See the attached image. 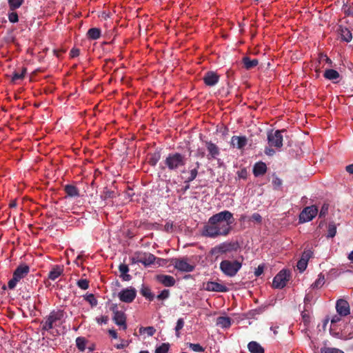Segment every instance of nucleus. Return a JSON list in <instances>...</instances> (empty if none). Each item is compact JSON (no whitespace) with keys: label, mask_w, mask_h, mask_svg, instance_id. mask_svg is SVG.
<instances>
[{"label":"nucleus","mask_w":353,"mask_h":353,"mask_svg":"<svg viewBox=\"0 0 353 353\" xmlns=\"http://www.w3.org/2000/svg\"><path fill=\"white\" fill-rule=\"evenodd\" d=\"M234 222V218L232 212L228 210L221 211L209 218L203 228L201 234L209 238L226 236L230 233Z\"/></svg>","instance_id":"obj_1"},{"label":"nucleus","mask_w":353,"mask_h":353,"mask_svg":"<svg viewBox=\"0 0 353 353\" xmlns=\"http://www.w3.org/2000/svg\"><path fill=\"white\" fill-rule=\"evenodd\" d=\"M187 159L185 154L178 152H172L169 153L160 163V168L162 170H168L169 172L180 170L182 174H185L186 172L185 166Z\"/></svg>","instance_id":"obj_2"},{"label":"nucleus","mask_w":353,"mask_h":353,"mask_svg":"<svg viewBox=\"0 0 353 353\" xmlns=\"http://www.w3.org/2000/svg\"><path fill=\"white\" fill-rule=\"evenodd\" d=\"M65 312L62 310H52L41 321L42 330L48 331L59 325L63 319Z\"/></svg>","instance_id":"obj_3"},{"label":"nucleus","mask_w":353,"mask_h":353,"mask_svg":"<svg viewBox=\"0 0 353 353\" xmlns=\"http://www.w3.org/2000/svg\"><path fill=\"white\" fill-rule=\"evenodd\" d=\"M30 272L29 265L22 263L17 266L14 270L12 278L8 281V287L10 290H13L18 282L24 279Z\"/></svg>","instance_id":"obj_4"},{"label":"nucleus","mask_w":353,"mask_h":353,"mask_svg":"<svg viewBox=\"0 0 353 353\" xmlns=\"http://www.w3.org/2000/svg\"><path fill=\"white\" fill-rule=\"evenodd\" d=\"M242 266L238 261L223 260L220 263V269L226 276L232 277L236 274Z\"/></svg>","instance_id":"obj_5"},{"label":"nucleus","mask_w":353,"mask_h":353,"mask_svg":"<svg viewBox=\"0 0 353 353\" xmlns=\"http://www.w3.org/2000/svg\"><path fill=\"white\" fill-rule=\"evenodd\" d=\"M285 132V130H273L269 131L268 132V142L269 146L274 147L276 149H280L283 146V135L282 132Z\"/></svg>","instance_id":"obj_6"},{"label":"nucleus","mask_w":353,"mask_h":353,"mask_svg":"<svg viewBox=\"0 0 353 353\" xmlns=\"http://www.w3.org/2000/svg\"><path fill=\"white\" fill-rule=\"evenodd\" d=\"M239 248L237 242H224L211 249L212 254H223L231 251H236Z\"/></svg>","instance_id":"obj_7"},{"label":"nucleus","mask_w":353,"mask_h":353,"mask_svg":"<svg viewBox=\"0 0 353 353\" xmlns=\"http://www.w3.org/2000/svg\"><path fill=\"white\" fill-rule=\"evenodd\" d=\"M290 273L286 270H281L274 278L272 286L274 288L282 289L283 288L289 281Z\"/></svg>","instance_id":"obj_8"},{"label":"nucleus","mask_w":353,"mask_h":353,"mask_svg":"<svg viewBox=\"0 0 353 353\" xmlns=\"http://www.w3.org/2000/svg\"><path fill=\"white\" fill-rule=\"evenodd\" d=\"M110 309L114 314L112 320L114 322V323L120 326L123 330H126V316L124 312L118 310V307L117 304H112Z\"/></svg>","instance_id":"obj_9"},{"label":"nucleus","mask_w":353,"mask_h":353,"mask_svg":"<svg viewBox=\"0 0 353 353\" xmlns=\"http://www.w3.org/2000/svg\"><path fill=\"white\" fill-rule=\"evenodd\" d=\"M172 263L176 270L184 272H192L195 268L194 265L188 263L187 258L172 259Z\"/></svg>","instance_id":"obj_10"},{"label":"nucleus","mask_w":353,"mask_h":353,"mask_svg":"<svg viewBox=\"0 0 353 353\" xmlns=\"http://www.w3.org/2000/svg\"><path fill=\"white\" fill-rule=\"evenodd\" d=\"M318 213V208L315 205L305 208L299 215V221L301 223L312 220Z\"/></svg>","instance_id":"obj_11"},{"label":"nucleus","mask_w":353,"mask_h":353,"mask_svg":"<svg viewBox=\"0 0 353 353\" xmlns=\"http://www.w3.org/2000/svg\"><path fill=\"white\" fill-rule=\"evenodd\" d=\"M137 296V290L132 287L122 290L118 294V296L122 302L132 303Z\"/></svg>","instance_id":"obj_12"},{"label":"nucleus","mask_w":353,"mask_h":353,"mask_svg":"<svg viewBox=\"0 0 353 353\" xmlns=\"http://www.w3.org/2000/svg\"><path fill=\"white\" fill-rule=\"evenodd\" d=\"M203 288L209 292H226L228 290L225 285L214 281L203 283Z\"/></svg>","instance_id":"obj_13"},{"label":"nucleus","mask_w":353,"mask_h":353,"mask_svg":"<svg viewBox=\"0 0 353 353\" xmlns=\"http://www.w3.org/2000/svg\"><path fill=\"white\" fill-rule=\"evenodd\" d=\"M336 309L339 315L345 316L350 314V305L347 301L339 299L336 304Z\"/></svg>","instance_id":"obj_14"},{"label":"nucleus","mask_w":353,"mask_h":353,"mask_svg":"<svg viewBox=\"0 0 353 353\" xmlns=\"http://www.w3.org/2000/svg\"><path fill=\"white\" fill-rule=\"evenodd\" d=\"M203 79L206 85L214 86L219 82V76L214 72L208 71L205 74Z\"/></svg>","instance_id":"obj_15"},{"label":"nucleus","mask_w":353,"mask_h":353,"mask_svg":"<svg viewBox=\"0 0 353 353\" xmlns=\"http://www.w3.org/2000/svg\"><path fill=\"white\" fill-rule=\"evenodd\" d=\"M337 31L342 41L345 42H350L352 40V32L347 28L342 25H340L339 26Z\"/></svg>","instance_id":"obj_16"},{"label":"nucleus","mask_w":353,"mask_h":353,"mask_svg":"<svg viewBox=\"0 0 353 353\" xmlns=\"http://www.w3.org/2000/svg\"><path fill=\"white\" fill-rule=\"evenodd\" d=\"M247 138L244 136H233L231 139V145L238 149H242L247 145Z\"/></svg>","instance_id":"obj_17"},{"label":"nucleus","mask_w":353,"mask_h":353,"mask_svg":"<svg viewBox=\"0 0 353 353\" xmlns=\"http://www.w3.org/2000/svg\"><path fill=\"white\" fill-rule=\"evenodd\" d=\"M157 279L165 287L174 286L176 283L174 278L170 275L159 274L157 276Z\"/></svg>","instance_id":"obj_18"},{"label":"nucleus","mask_w":353,"mask_h":353,"mask_svg":"<svg viewBox=\"0 0 353 353\" xmlns=\"http://www.w3.org/2000/svg\"><path fill=\"white\" fill-rule=\"evenodd\" d=\"M206 148L208 151L209 152V154L208 155V159H216L218 155L220 154L219 148L216 145L213 143L212 141L206 142Z\"/></svg>","instance_id":"obj_19"},{"label":"nucleus","mask_w":353,"mask_h":353,"mask_svg":"<svg viewBox=\"0 0 353 353\" xmlns=\"http://www.w3.org/2000/svg\"><path fill=\"white\" fill-rule=\"evenodd\" d=\"M201 163L199 161H196L195 163V166L193 168H191V167H189V171L188 172V176L185 179L184 183H189L194 181L199 173V169L200 168Z\"/></svg>","instance_id":"obj_20"},{"label":"nucleus","mask_w":353,"mask_h":353,"mask_svg":"<svg viewBox=\"0 0 353 353\" xmlns=\"http://www.w3.org/2000/svg\"><path fill=\"white\" fill-rule=\"evenodd\" d=\"M267 172V165L264 162L259 161L253 167V174L255 176H262Z\"/></svg>","instance_id":"obj_21"},{"label":"nucleus","mask_w":353,"mask_h":353,"mask_svg":"<svg viewBox=\"0 0 353 353\" xmlns=\"http://www.w3.org/2000/svg\"><path fill=\"white\" fill-rule=\"evenodd\" d=\"M63 272V267L61 265H54L48 273V279L55 281Z\"/></svg>","instance_id":"obj_22"},{"label":"nucleus","mask_w":353,"mask_h":353,"mask_svg":"<svg viewBox=\"0 0 353 353\" xmlns=\"http://www.w3.org/2000/svg\"><path fill=\"white\" fill-rule=\"evenodd\" d=\"M242 63L244 68L251 70L259 64V60L257 59H251L249 57L245 56L242 58Z\"/></svg>","instance_id":"obj_23"},{"label":"nucleus","mask_w":353,"mask_h":353,"mask_svg":"<svg viewBox=\"0 0 353 353\" xmlns=\"http://www.w3.org/2000/svg\"><path fill=\"white\" fill-rule=\"evenodd\" d=\"M64 192L67 196L69 197H78L79 196V190L74 185L68 184L63 188Z\"/></svg>","instance_id":"obj_24"},{"label":"nucleus","mask_w":353,"mask_h":353,"mask_svg":"<svg viewBox=\"0 0 353 353\" xmlns=\"http://www.w3.org/2000/svg\"><path fill=\"white\" fill-rule=\"evenodd\" d=\"M248 349L250 353H265L264 348L256 341H250L248 344Z\"/></svg>","instance_id":"obj_25"},{"label":"nucleus","mask_w":353,"mask_h":353,"mask_svg":"<svg viewBox=\"0 0 353 353\" xmlns=\"http://www.w3.org/2000/svg\"><path fill=\"white\" fill-rule=\"evenodd\" d=\"M232 319L228 316H219L216 319V324L222 328H228L231 325Z\"/></svg>","instance_id":"obj_26"},{"label":"nucleus","mask_w":353,"mask_h":353,"mask_svg":"<svg viewBox=\"0 0 353 353\" xmlns=\"http://www.w3.org/2000/svg\"><path fill=\"white\" fill-rule=\"evenodd\" d=\"M323 77L328 80L335 81L340 77L339 73L334 69L325 70L323 74ZM336 83V81H334Z\"/></svg>","instance_id":"obj_27"},{"label":"nucleus","mask_w":353,"mask_h":353,"mask_svg":"<svg viewBox=\"0 0 353 353\" xmlns=\"http://www.w3.org/2000/svg\"><path fill=\"white\" fill-rule=\"evenodd\" d=\"M161 159V152L160 151H156L153 153H150L148 154V163L151 166H156L157 163Z\"/></svg>","instance_id":"obj_28"},{"label":"nucleus","mask_w":353,"mask_h":353,"mask_svg":"<svg viewBox=\"0 0 353 353\" xmlns=\"http://www.w3.org/2000/svg\"><path fill=\"white\" fill-rule=\"evenodd\" d=\"M119 270L121 273V277L123 281H130L131 279V276L128 274L129 272V268L127 265L121 263L119 266Z\"/></svg>","instance_id":"obj_29"},{"label":"nucleus","mask_w":353,"mask_h":353,"mask_svg":"<svg viewBox=\"0 0 353 353\" xmlns=\"http://www.w3.org/2000/svg\"><path fill=\"white\" fill-rule=\"evenodd\" d=\"M155 259L156 257L154 256V255L152 254H145L143 256H141L139 259V261L145 265V266H147L154 263Z\"/></svg>","instance_id":"obj_30"},{"label":"nucleus","mask_w":353,"mask_h":353,"mask_svg":"<svg viewBox=\"0 0 353 353\" xmlns=\"http://www.w3.org/2000/svg\"><path fill=\"white\" fill-rule=\"evenodd\" d=\"M87 36L92 40L98 39L101 37V30L97 28H92L88 30Z\"/></svg>","instance_id":"obj_31"},{"label":"nucleus","mask_w":353,"mask_h":353,"mask_svg":"<svg viewBox=\"0 0 353 353\" xmlns=\"http://www.w3.org/2000/svg\"><path fill=\"white\" fill-rule=\"evenodd\" d=\"M117 193L114 191L110 190L108 189L107 188H104L101 195V198L105 201L108 199H112L116 197Z\"/></svg>","instance_id":"obj_32"},{"label":"nucleus","mask_w":353,"mask_h":353,"mask_svg":"<svg viewBox=\"0 0 353 353\" xmlns=\"http://www.w3.org/2000/svg\"><path fill=\"white\" fill-rule=\"evenodd\" d=\"M141 295L145 297L147 299L150 301H152L154 298V295L151 292L150 289L148 287L143 286L140 291Z\"/></svg>","instance_id":"obj_33"},{"label":"nucleus","mask_w":353,"mask_h":353,"mask_svg":"<svg viewBox=\"0 0 353 353\" xmlns=\"http://www.w3.org/2000/svg\"><path fill=\"white\" fill-rule=\"evenodd\" d=\"M26 71H27L26 68H22L21 72L14 71L12 74V81L15 82L18 80L23 79L24 78Z\"/></svg>","instance_id":"obj_34"},{"label":"nucleus","mask_w":353,"mask_h":353,"mask_svg":"<svg viewBox=\"0 0 353 353\" xmlns=\"http://www.w3.org/2000/svg\"><path fill=\"white\" fill-rule=\"evenodd\" d=\"M336 234V226L334 222H331L328 225L327 228V238H333Z\"/></svg>","instance_id":"obj_35"},{"label":"nucleus","mask_w":353,"mask_h":353,"mask_svg":"<svg viewBox=\"0 0 353 353\" xmlns=\"http://www.w3.org/2000/svg\"><path fill=\"white\" fill-rule=\"evenodd\" d=\"M86 340L84 337H77L76 339V345L80 351L85 350Z\"/></svg>","instance_id":"obj_36"},{"label":"nucleus","mask_w":353,"mask_h":353,"mask_svg":"<svg viewBox=\"0 0 353 353\" xmlns=\"http://www.w3.org/2000/svg\"><path fill=\"white\" fill-rule=\"evenodd\" d=\"M24 0H8L10 9L14 10L19 8L23 3Z\"/></svg>","instance_id":"obj_37"},{"label":"nucleus","mask_w":353,"mask_h":353,"mask_svg":"<svg viewBox=\"0 0 353 353\" xmlns=\"http://www.w3.org/2000/svg\"><path fill=\"white\" fill-rule=\"evenodd\" d=\"M187 345L190 349L196 352H203L205 351V349L199 343H188Z\"/></svg>","instance_id":"obj_38"},{"label":"nucleus","mask_w":353,"mask_h":353,"mask_svg":"<svg viewBox=\"0 0 353 353\" xmlns=\"http://www.w3.org/2000/svg\"><path fill=\"white\" fill-rule=\"evenodd\" d=\"M325 283V277L322 274L319 275L318 279L315 281L314 283L312 284V288H321Z\"/></svg>","instance_id":"obj_39"},{"label":"nucleus","mask_w":353,"mask_h":353,"mask_svg":"<svg viewBox=\"0 0 353 353\" xmlns=\"http://www.w3.org/2000/svg\"><path fill=\"white\" fill-rule=\"evenodd\" d=\"M156 332V330L154 328V327L148 326V327H141L139 329V332L141 334L146 332L148 336H153Z\"/></svg>","instance_id":"obj_40"},{"label":"nucleus","mask_w":353,"mask_h":353,"mask_svg":"<svg viewBox=\"0 0 353 353\" xmlns=\"http://www.w3.org/2000/svg\"><path fill=\"white\" fill-rule=\"evenodd\" d=\"M321 353H344V352L335 347H323L321 348Z\"/></svg>","instance_id":"obj_41"},{"label":"nucleus","mask_w":353,"mask_h":353,"mask_svg":"<svg viewBox=\"0 0 353 353\" xmlns=\"http://www.w3.org/2000/svg\"><path fill=\"white\" fill-rule=\"evenodd\" d=\"M169 350V344L162 343L160 346L157 347L155 353H167Z\"/></svg>","instance_id":"obj_42"},{"label":"nucleus","mask_w":353,"mask_h":353,"mask_svg":"<svg viewBox=\"0 0 353 353\" xmlns=\"http://www.w3.org/2000/svg\"><path fill=\"white\" fill-rule=\"evenodd\" d=\"M184 326V321L182 318L179 319L176 322V325L175 327L176 335L177 337H179V332Z\"/></svg>","instance_id":"obj_43"},{"label":"nucleus","mask_w":353,"mask_h":353,"mask_svg":"<svg viewBox=\"0 0 353 353\" xmlns=\"http://www.w3.org/2000/svg\"><path fill=\"white\" fill-rule=\"evenodd\" d=\"M77 284L82 290H87L89 288V281L87 279H80Z\"/></svg>","instance_id":"obj_44"},{"label":"nucleus","mask_w":353,"mask_h":353,"mask_svg":"<svg viewBox=\"0 0 353 353\" xmlns=\"http://www.w3.org/2000/svg\"><path fill=\"white\" fill-rule=\"evenodd\" d=\"M85 300L88 301L92 306L97 305V300L95 299L94 294H90L85 297Z\"/></svg>","instance_id":"obj_45"},{"label":"nucleus","mask_w":353,"mask_h":353,"mask_svg":"<svg viewBox=\"0 0 353 353\" xmlns=\"http://www.w3.org/2000/svg\"><path fill=\"white\" fill-rule=\"evenodd\" d=\"M313 252L311 250H305L302 254L301 259H304L306 262H308L309 259L312 256Z\"/></svg>","instance_id":"obj_46"},{"label":"nucleus","mask_w":353,"mask_h":353,"mask_svg":"<svg viewBox=\"0 0 353 353\" xmlns=\"http://www.w3.org/2000/svg\"><path fill=\"white\" fill-rule=\"evenodd\" d=\"M170 296V290H163L159 294L157 295V298L159 300H165L167 299Z\"/></svg>","instance_id":"obj_47"},{"label":"nucleus","mask_w":353,"mask_h":353,"mask_svg":"<svg viewBox=\"0 0 353 353\" xmlns=\"http://www.w3.org/2000/svg\"><path fill=\"white\" fill-rule=\"evenodd\" d=\"M307 262L304 261V259H300L297 263V268L301 272H303L307 268Z\"/></svg>","instance_id":"obj_48"},{"label":"nucleus","mask_w":353,"mask_h":353,"mask_svg":"<svg viewBox=\"0 0 353 353\" xmlns=\"http://www.w3.org/2000/svg\"><path fill=\"white\" fill-rule=\"evenodd\" d=\"M328 210H329V204L324 203L322 205L321 209L320 210L319 217L320 218L325 217L327 215V214L328 213Z\"/></svg>","instance_id":"obj_49"},{"label":"nucleus","mask_w":353,"mask_h":353,"mask_svg":"<svg viewBox=\"0 0 353 353\" xmlns=\"http://www.w3.org/2000/svg\"><path fill=\"white\" fill-rule=\"evenodd\" d=\"M343 11L345 14L353 17V6L349 5H344L343 6Z\"/></svg>","instance_id":"obj_50"},{"label":"nucleus","mask_w":353,"mask_h":353,"mask_svg":"<svg viewBox=\"0 0 353 353\" xmlns=\"http://www.w3.org/2000/svg\"><path fill=\"white\" fill-rule=\"evenodd\" d=\"M9 21L12 23H16L19 21L18 14L15 12H12L8 15Z\"/></svg>","instance_id":"obj_51"},{"label":"nucleus","mask_w":353,"mask_h":353,"mask_svg":"<svg viewBox=\"0 0 353 353\" xmlns=\"http://www.w3.org/2000/svg\"><path fill=\"white\" fill-rule=\"evenodd\" d=\"M250 220H252L257 223H261L262 222V217L259 213H254L252 215Z\"/></svg>","instance_id":"obj_52"},{"label":"nucleus","mask_w":353,"mask_h":353,"mask_svg":"<svg viewBox=\"0 0 353 353\" xmlns=\"http://www.w3.org/2000/svg\"><path fill=\"white\" fill-rule=\"evenodd\" d=\"M264 152L266 155L270 156V157L274 155L276 153L275 150L274 149H272V147H270V146L266 147L265 148Z\"/></svg>","instance_id":"obj_53"},{"label":"nucleus","mask_w":353,"mask_h":353,"mask_svg":"<svg viewBox=\"0 0 353 353\" xmlns=\"http://www.w3.org/2000/svg\"><path fill=\"white\" fill-rule=\"evenodd\" d=\"M80 50L78 48H72L70 50V56L72 58L77 57L79 55Z\"/></svg>","instance_id":"obj_54"},{"label":"nucleus","mask_w":353,"mask_h":353,"mask_svg":"<svg viewBox=\"0 0 353 353\" xmlns=\"http://www.w3.org/2000/svg\"><path fill=\"white\" fill-rule=\"evenodd\" d=\"M108 321V317L107 316H102L97 319V322L100 324H106Z\"/></svg>","instance_id":"obj_55"},{"label":"nucleus","mask_w":353,"mask_h":353,"mask_svg":"<svg viewBox=\"0 0 353 353\" xmlns=\"http://www.w3.org/2000/svg\"><path fill=\"white\" fill-rule=\"evenodd\" d=\"M272 184L274 185V186L275 188H278L279 186L281 185L282 184V181L281 179H280L278 177H276L273 181H272Z\"/></svg>","instance_id":"obj_56"},{"label":"nucleus","mask_w":353,"mask_h":353,"mask_svg":"<svg viewBox=\"0 0 353 353\" xmlns=\"http://www.w3.org/2000/svg\"><path fill=\"white\" fill-rule=\"evenodd\" d=\"M263 272V266L259 265L256 269L254 274L256 276H260Z\"/></svg>","instance_id":"obj_57"},{"label":"nucleus","mask_w":353,"mask_h":353,"mask_svg":"<svg viewBox=\"0 0 353 353\" xmlns=\"http://www.w3.org/2000/svg\"><path fill=\"white\" fill-rule=\"evenodd\" d=\"M108 333L113 339H117V333L114 330H109Z\"/></svg>","instance_id":"obj_58"},{"label":"nucleus","mask_w":353,"mask_h":353,"mask_svg":"<svg viewBox=\"0 0 353 353\" xmlns=\"http://www.w3.org/2000/svg\"><path fill=\"white\" fill-rule=\"evenodd\" d=\"M345 170L350 174H353V163L346 166Z\"/></svg>","instance_id":"obj_59"},{"label":"nucleus","mask_w":353,"mask_h":353,"mask_svg":"<svg viewBox=\"0 0 353 353\" xmlns=\"http://www.w3.org/2000/svg\"><path fill=\"white\" fill-rule=\"evenodd\" d=\"M101 17L103 19L106 20L107 19H108V18L110 17V14H109V13H108V12H103L101 13Z\"/></svg>","instance_id":"obj_60"},{"label":"nucleus","mask_w":353,"mask_h":353,"mask_svg":"<svg viewBox=\"0 0 353 353\" xmlns=\"http://www.w3.org/2000/svg\"><path fill=\"white\" fill-rule=\"evenodd\" d=\"M340 321V317L335 316L332 318L331 322L332 323H336Z\"/></svg>","instance_id":"obj_61"},{"label":"nucleus","mask_w":353,"mask_h":353,"mask_svg":"<svg viewBox=\"0 0 353 353\" xmlns=\"http://www.w3.org/2000/svg\"><path fill=\"white\" fill-rule=\"evenodd\" d=\"M190 188V184L189 183H186V185H185L182 189L181 190L183 191V192H185L188 189Z\"/></svg>","instance_id":"obj_62"},{"label":"nucleus","mask_w":353,"mask_h":353,"mask_svg":"<svg viewBox=\"0 0 353 353\" xmlns=\"http://www.w3.org/2000/svg\"><path fill=\"white\" fill-rule=\"evenodd\" d=\"M9 205L10 208H15L17 206L16 201H11Z\"/></svg>","instance_id":"obj_63"},{"label":"nucleus","mask_w":353,"mask_h":353,"mask_svg":"<svg viewBox=\"0 0 353 353\" xmlns=\"http://www.w3.org/2000/svg\"><path fill=\"white\" fill-rule=\"evenodd\" d=\"M348 259L350 261H353V250L349 254Z\"/></svg>","instance_id":"obj_64"}]
</instances>
